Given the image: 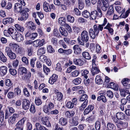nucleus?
<instances>
[{
  "label": "nucleus",
  "instance_id": "24",
  "mask_svg": "<svg viewBox=\"0 0 130 130\" xmlns=\"http://www.w3.org/2000/svg\"><path fill=\"white\" fill-rule=\"evenodd\" d=\"M26 120V118L25 117L23 118L17 123L16 126L20 127H23L24 122Z\"/></svg>",
  "mask_w": 130,
  "mask_h": 130
},
{
  "label": "nucleus",
  "instance_id": "25",
  "mask_svg": "<svg viewBox=\"0 0 130 130\" xmlns=\"http://www.w3.org/2000/svg\"><path fill=\"white\" fill-rule=\"evenodd\" d=\"M72 120V124L73 125L76 126L78 125L79 123V119L77 117L75 116L73 117Z\"/></svg>",
  "mask_w": 130,
  "mask_h": 130
},
{
  "label": "nucleus",
  "instance_id": "38",
  "mask_svg": "<svg viewBox=\"0 0 130 130\" xmlns=\"http://www.w3.org/2000/svg\"><path fill=\"white\" fill-rule=\"evenodd\" d=\"M88 96L87 95L85 94L82 95L80 97L79 100L80 101H88L87 100Z\"/></svg>",
  "mask_w": 130,
  "mask_h": 130
},
{
  "label": "nucleus",
  "instance_id": "37",
  "mask_svg": "<svg viewBox=\"0 0 130 130\" xmlns=\"http://www.w3.org/2000/svg\"><path fill=\"white\" fill-rule=\"evenodd\" d=\"M37 52L38 55H42L45 53V50L44 47H42L38 50Z\"/></svg>",
  "mask_w": 130,
  "mask_h": 130
},
{
  "label": "nucleus",
  "instance_id": "18",
  "mask_svg": "<svg viewBox=\"0 0 130 130\" xmlns=\"http://www.w3.org/2000/svg\"><path fill=\"white\" fill-rule=\"evenodd\" d=\"M73 50H74V53L77 54H80L82 51L79 46L77 45H75L73 47Z\"/></svg>",
  "mask_w": 130,
  "mask_h": 130
},
{
  "label": "nucleus",
  "instance_id": "32",
  "mask_svg": "<svg viewBox=\"0 0 130 130\" xmlns=\"http://www.w3.org/2000/svg\"><path fill=\"white\" fill-rule=\"evenodd\" d=\"M82 55L83 57L87 59L90 60L91 59L90 56L88 52H83L82 53Z\"/></svg>",
  "mask_w": 130,
  "mask_h": 130
},
{
  "label": "nucleus",
  "instance_id": "57",
  "mask_svg": "<svg viewBox=\"0 0 130 130\" xmlns=\"http://www.w3.org/2000/svg\"><path fill=\"white\" fill-rule=\"evenodd\" d=\"M9 71L10 74L13 76L16 75L17 74L16 70L14 69H10Z\"/></svg>",
  "mask_w": 130,
  "mask_h": 130
},
{
  "label": "nucleus",
  "instance_id": "59",
  "mask_svg": "<svg viewBox=\"0 0 130 130\" xmlns=\"http://www.w3.org/2000/svg\"><path fill=\"white\" fill-rule=\"evenodd\" d=\"M43 69L46 75H47L48 73L50 71V69L45 65L43 66Z\"/></svg>",
  "mask_w": 130,
  "mask_h": 130
},
{
  "label": "nucleus",
  "instance_id": "54",
  "mask_svg": "<svg viewBox=\"0 0 130 130\" xmlns=\"http://www.w3.org/2000/svg\"><path fill=\"white\" fill-rule=\"evenodd\" d=\"M88 102V101H84V103L82 104L80 107V109L82 110L84 109L86 106Z\"/></svg>",
  "mask_w": 130,
  "mask_h": 130
},
{
  "label": "nucleus",
  "instance_id": "8",
  "mask_svg": "<svg viewBox=\"0 0 130 130\" xmlns=\"http://www.w3.org/2000/svg\"><path fill=\"white\" fill-rule=\"evenodd\" d=\"M90 19L91 20H95L100 18L98 15V13L96 10L91 11L90 13Z\"/></svg>",
  "mask_w": 130,
  "mask_h": 130
},
{
  "label": "nucleus",
  "instance_id": "12",
  "mask_svg": "<svg viewBox=\"0 0 130 130\" xmlns=\"http://www.w3.org/2000/svg\"><path fill=\"white\" fill-rule=\"evenodd\" d=\"M8 71L7 67L5 66H2L0 67V75L2 76L6 75Z\"/></svg>",
  "mask_w": 130,
  "mask_h": 130
},
{
  "label": "nucleus",
  "instance_id": "29",
  "mask_svg": "<svg viewBox=\"0 0 130 130\" xmlns=\"http://www.w3.org/2000/svg\"><path fill=\"white\" fill-rule=\"evenodd\" d=\"M55 93L57 96V100L59 101L61 100L63 98V95L61 93L57 90L55 91Z\"/></svg>",
  "mask_w": 130,
  "mask_h": 130
},
{
  "label": "nucleus",
  "instance_id": "46",
  "mask_svg": "<svg viewBox=\"0 0 130 130\" xmlns=\"http://www.w3.org/2000/svg\"><path fill=\"white\" fill-rule=\"evenodd\" d=\"M7 55L10 59H14L16 57L15 54L12 52L9 54L8 55Z\"/></svg>",
  "mask_w": 130,
  "mask_h": 130
},
{
  "label": "nucleus",
  "instance_id": "2",
  "mask_svg": "<svg viewBox=\"0 0 130 130\" xmlns=\"http://www.w3.org/2000/svg\"><path fill=\"white\" fill-rule=\"evenodd\" d=\"M19 3L15 4L14 7V10L15 12H20L21 11L23 6H25V3L23 0H19Z\"/></svg>",
  "mask_w": 130,
  "mask_h": 130
},
{
  "label": "nucleus",
  "instance_id": "55",
  "mask_svg": "<svg viewBox=\"0 0 130 130\" xmlns=\"http://www.w3.org/2000/svg\"><path fill=\"white\" fill-rule=\"evenodd\" d=\"M35 102L37 105H39L42 104V102L40 99L36 98L35 99Z\"/></svg>",
  "mask_w": 130,
  "mask_h": 130
},
{
  "label": "nucleus",
  "instance_id": "34",
  "mask_svg": "<svg viewBox=\"0 0 130 130\" xmlns=\"http://www.w3.org/2000/svg\"><path fill=\"white\" fill-rule=\"evenodd\" d=\"M101 120L99 119L97 121L95 124V127L96 130H100L101 127Z\"/></svg>",
  "mask_w": 130,
  "mask_h": 130
},
{
  "label": "nucleus",
  "instance_id": "63",
  "mask_svg": "<svg viewBox=\"0 0 130 130\" xmlns=\"http://www.w3.org/2000/svg\"><path fill=\"white\" fill-rule=\"evenodd\" d=\"M24 93L25 96L27 97L30 96V93L28 91L26 88H24L23 89Z\"/></svg>",
  "mask_w": 130,
  "mask_h": 130
},
{
  "label": "nucleus",
  "instance_id": "52",
  "mask_svg": "<svg viewBox=\"0 0 130 130\" xmlns=\"http://www.w3.org/2000/svg\"><path fill=\"white\" fill-rule=\"evenodd\" d=\"M55 70L61 72L62 70L61 65L60 63H58L56 64Z\"/></svg>",
  "mask_w": 130,
  "mask_h": 130
},
{
  "label": "nucleus",
  "instance_id": "1",
  "mask_svg": "<svg viewBox=\"0 0 130 130\" xmlns=\"http://www.w3.org/2000/svg\"><path fill=\"white\" fill-rule=\"evenodd\" d=\"M89 39V36L88 32L86 30H84L81 33L80 38H78L77 40L80 45H84L85 44L84 42H87Z\"/></svg>",
  "mask_w": 130,
  "mask_h": 130
},
{
  "label": "nucleus",
  "instance_id": "17",
  "mask_svg": "<svg viewBox=\"0 0 130 130\" xmlns=\"http://www.w3.org/2000/svg\"><path fill=\"white\" fill-rule=\"evenodd\" d=\"M89 32L91 38L92 39H94L96 36H98V34L93 31L92 28H90L89 29Z\"/></svg>",
  "mask_w": 130,
  "mask_h": 130
},
{
  "label": "nucleus",
  "instance_id": "33",
  "mask_svg": "<svg viewBox=\"0 0 130 130\" xmlns=\"http://www.w3.org/2000/svg\"><path fill=\"white\" fill-rule=\"evenodd\" d=\"M91 72L92 76H94L100 72V70L99 68L92 69L91 70Z\"/></svg>",
  "mask_w": 130,
  "mask_h": 130
},
{
  "label": "nucleus",
  "instance_id": "61",
  "mask_svg": "<svg viewBox=\"0 0 130 130\" xmlns=\"http://www.w3.org/2000/svg\"><path fill=\"white\" fill-rule=\"evenodd\" d=\"M78 3L79 8L80 9H82L84 7V3L80 0H78Z\"/></svg>",
  "mask_w": 130,
  "mask_h": 130
},
{
  "label": "nucleus",
  "instance_id": "27",
  "mask_svg": "<svg viewBox=\"0 0 130 130\" xmlns=\"http://www.w3.org/2000/svg\"><path fill=\"white\" fill-rule=\"evenodd\" d=\"M103 94L100 93V96H98L97 98V100L99 101L102 100L104 103H105L107 101V100L105 96L103 95Z\"/></svg>",
  "mask_w": 130,
  "mask_h": 130
},
{
  "label": "nucleus",
  "instance_id": "49",
  "mask_svg": "<svg viewBox=\"0 0 130 130\" xmlns=\"http://www.w3.org/2000/svg\"><path fill=\"white\" fill-rule=\"evenodd\" d=\"M107 128L109 130L113 129L115 128V126L112 123H108L107 124Z\"/></svg>",
  "mask_w": 130,
  "mask_h": 130
},
{
  "label": "nucleus",
  "instance_id": "10",
  "mask_svg": "<svg viewBox=\"0 0 130 130\" xmlns=\"http://www.w3.org/2000/svg\"><path fill=\"white\" fill-rule=\"evenodd\" d=\"M103 28V27L100 24H96L93 26V31L98 34L100 31H102Z\"/></svg>",
  "mask_w": 130,
  "mask_h": 130
},
{
  "label": "nucleus",
  "instance_id": "43",
  "mask_svg": "<svg viewBox=\"0 0 130 130\" xmlns=\"http://www.w3.org/2000/svg\"><path fill=\"white\" fill-rule=\"evenodd\" d=\"M88 71L87 70H84L82 71V75L84 76V77L86 79H87L88 77V76L87 75L88 74Z\"/></svg>",
  "mask_w": 130,
  "mask_h": 130
},
{
  "label": "nucleus",
  "instance_id": "26",
  "mask_svg": "<svg viewBox=\"0 0 130 130\" xmlns=\"http://www.w3.org/2000/svg\"><path fill=\"white\" fill-rule=\"evenodd\" d=\"M95 82L96 84L99 85L102 84L103 83L102 79L99 75L96 76L95 79Z\"/></svg>",
  "mask_w": 130,
  "mask_h": 130
},
{
  "label": "nucleus",
  "instance_id": "42",
  "mask_svg": "<svg viewBox=\"0 0 130 130\" xmlns=\"http://www.w3.org/2000/svg\"><path fill=\"white\" fill-rule=\"evenodd\" d=\"M82 14L84 17L86 18H87L89 16H90V13L87 11L85 10L82 12Z\"/></svg>",
  "mask_w": 130,
  "mask_h": 130
},
{
  "label": "nucleus",
  "instance_id": "36",
  "mask_svg": "<svg viewBox=\"0 0 130 130\" xmlns=\"http://www.w3.org/2000/svg\"><path fill=\"white\" fill-rule=\"evenodd\" d=\"M59 121L60 124L63 126L66 125L67 123L66 119L63 117H61L59 119Z\"/></svg>",
  "mask_w": 130,
  "mask_h": 130
},
{
  "label": "nucleus",
  "instance_id": "21",
  "mask_svg": "<svg viewBox=\"0 0 130 130\" xmlns=\"http://www.w3.org/2000/svg\"><path fill=\"white\" fill-rule=\"evenodd\" d=\"M14 26L17 30L18 31L23 32L25 29V28L21 25L18 24H16Z\"/></svg>",
  "mask_w": 130,
  "mask_h": 130
},
{
  "label": "nucleus",
  "instance_id": "60",
  "mask_svg": "<svg viewBox=\"0 0 130 130\" xmlns=\"http://www.w3.org/2000/svg\"><path fill=\"white\" fill-rule=\"evenodd\" d=\"M47 50L48 52L50 53L54 52L55 51L54 49L51 45H48V46Z\"/></svg>",
  "mask_w": 130,
  "mask_h": 130
},
{
  "label": "nucleus",
  "instance_id": "31",
  "mask_svg": "<svg viewBox=\"0 0 130 130\" xmlns=\"http://www.w3.org/2000/svg\"><path fill=\"white\" fill-rule=\"evenodd\" d=\"M114 13V9L113 6H112L109 7L108 10L106 14L107 16L110 15Z\"/></svg>",
  "mask_w": 130,
  "mask_h": 130
},
{
  "label": "nucleus",
  "instance_id": "41",
  "mask_svg": "<svg viewBox=\"0 0 130 130\" xmlns=\"http://www.w3.org/2000/svg\"><path fill=\"white\" fill-rule=\"evenodd\" d=\"M27 54L29 56H31L32 54V50L31 47H29L27 48Z\"/></svg>",
  "mask_w": 130,
  "mask_h": 130
},
{
  "label": "nucleus",
  "instance_id": "62",
  "mask_svg": "<svg viewBox=\"0 0 130 130\" xmlns=\"http://www.w3.org/2000/svg\"><path fill=\"white\" fill-rule=\"evenodd\" d=\"M14 96V93L12 92H8L7 97L9 99H11L13 98Z\"/></svg>",
  "mask_w": 130,
  "mask_h": 130
},
{
  "label": "nucleus",
  "instance_id": "13",
  "mask_svg": "<svg viewBox=\"0 0 130 130\" xmlns=\"http://www.w3.org/2000/svg\"><path fill=\"white\" fill-rule=\"evenodd\" d=\"M58 76L56 74H54L49 78L48 82L51 84H53L57 80Z\"/></svg>",
  "mask_w": 130,
  "mask_h": 130
},
{
  "label": "nucleus",
  "instance_id": "35",
  "mask_svg": "<svg viewBox=\"0 0 130 130\" xmlns=\"http://www.w3.org/2000/svg\"><path fill=\"white\" fill-rule=\"evenodd\" d=\"M81 79L80 78L78 77L73 80L72 81V82L75 85H77L81 83Z\"/></svg>",
  "mask_w": 130,
  "mask_h": 130
},
{
  "label": "nucleus",
  "instance_id": "5",
  "mask_svg": "<svg viewBox=\"0 0 130 130\" xmlns=\"http://www.w3.org/2000/svg\"><path fill=\"white\" fill-rule=\"evenodd\" d=\"M43 7L44 10L46 12L50 11L51 9H54L55 8L53 4H50L46 1L43 3Z\"/></svg>",
  "mask_w": 130,
  "mask_h": 130
},
{
  "label": "nucleus",
  "instance_id": "11",
  "mask_svg": "<svg viewBox=\"0 0 130 130\" xmlns=\"http://www.w3.org/2000/svg\"><path fill=\"white\" fill-rule=\"evenodd\" d=\"M27 28L30 30H34L36 28V27L34 23L32 21L28 22L26 23Z\"/></svg>",
  "mask_w": 130,
  "mask_h": 130
},
{
  "label": "nucleus",
  "instance_id": "15",
  "mask_svg": "<svg viewBox=\"0 0 130 130\" xmlns=\"http://www.w3.org/2000/svg\"><path fill=\"white\" fill-rule=\"evenodd\" d=\"M112 27H113L112 25L108 23L107 25L104 27V29H107L108 32L110 34H113L114 30Z\"/></svg>",
  "mask_w": 130,
  "mask_h": 130
},
{
  "label": "nucleus",
  "instance_id": "39",
  "mask_svg": "<svg viewBox=\"0 0 130 130\" xmlns=\"http://www.w3.org/2000/svg\"><path fill=\"white\" fill-rule=\"evenodd\" d=\"M126 88H125L123 89L120 90V95L124 97L126 95L127 93V91L126 90Z\"/></svg>",
  "mask_w": 130,
  "mask_h": 130
},
{
  "label": "nucleus",
  "instance_id": "58",
  "mask_svg": "<svg viewBox=\"0 0 130 130\" xmlns=\"http://www.w3.org/2000/svg\"><path fill=\"white\" fill-rule=\"evenodd\" d=\"M67 105L68 108L70 109L73 108L74 106L73 104L70 101H69L67 102Z\"/></svg>",
  "mask_w": 130,
  "mask_h": 130
},
{
  "label": "nucleus",
  "instance_id": "7",
  "mask_svg": "<svg viewBox=\"0 0 130 130\" xmlns=\"http://www.w3.org/2000/svg\"><path fill=\"white\" fill-rule=\"evenodd\" d=\"M44 40L42 39L41 40H37L33 42L34 46L35 47H37L39 46H41L44 44Z\"/></svg>",
  "mask_w": 130,
  "mask_h": 130
},
{
  "label": "nucleus",
  "instance_id": "45",
  "mask_svg": "<svg viewBox=\"0 0 130 130\" xmlns=\"http://www.w3.org/2000/svg\"><path fill=\"white\" fill-rule=\"evenodd\" d=\"M5 84L6 86L11 87L12 86L13 83L10 79H5Z\"/></svg>",
  "mask_w": 130,
  "mask_h": 130
},
{
  "label": "nucleus",
  "instance_id": "22",
  "mask_svg": "<svg viewBox=\"0 0 130 130\" xmlns=\"http://www.w3.org/2000/svg\"><path fill=\"white\" fill-rule=\"evenodd\" d=\"M14 21V20L11 18H7L4 19L3 20V23L4 25L7 23H12Z\"/></svg>",
  "mask_w": 130,
  "mask_h": 130
},
{
  "label": "nucleus",
  "instance_id": "4",
  "mask_svg": "<svg viewBox=\"0 0 130 130\" xmlns=\"http://www.w3.org/2000/svg\"><path fill=\"white\" fill-rule=\"evenodd\" d=\"M12 38L13 39L16 40L19 42H20L22 41L24 39L23 35L19 33L15 29L14 30Z\"/></svg>",
  "mask_w": 130,
  "mask_h": 130
},
{
  "label": "nucleus",
  "instance_id": "40",
  "mask_svg": "<svg viewBox=\"0 0 130 130\" xmlns=\"http://www.w3.org/2000/svg\"><path fill=\"white\" fill-rule=\"evenodd\" d=\"M26 73L25 75L24 78H23V79L25 80H28L30 79L31 75V74L30 72H28Z\"/></svg>",
  "mask_w": 130,
  "mask_h": 130
},
{
  "label": "nucleus",
  "instance_id": "9",
  "mask_svg": "<svg viewBox=\"0 0 130 130\" xmlns=\"http://www.w3.org/2000/svg\"><path fill=\"white\" fill-rule=\"evenodd\" d=\"M30 106L29 101L26 99H24L22 103V107L24 109L27 110L28 109Z\"/></svg>",
  "mask_w": 130,
  "mask_h": 130
},
{
  "label": "nucleus",
  "instance_id": "44",
  "mask_svg": "<svg viewBox=\"0 0 130 130\" xmlns=\"http://www.w3.org/2000/svg\"><path fill=\"white\" fill-rule=\"evenodd\" d=\"M67 18L68 21L71 23H73L74 21V17L70 15H67Z\"/></svg>",
  "mask_w": 130,
  "mask_h": 130
},
{
  "label": "nucleus",
  "instance_id": "56",
  "mask_svg": "<svg viewBox=\"0 0 130 130\" xmlns=\"http://www.w3.org/2000/svg\"><path fill=\"white\" fill-rule=\"evenodd\" d=\"M19 70L21 72V73L23 74V73H27V70L25 67H22L19 69Z\"/></svg>",
  "mask_w": 130,
  "mask_h": 130
},
{
  "label": "nucleus",
  "instance_id": "48",
  "mask_svg": "<svg viewBox=\"0 0 130 130\" xmlns=\"http://www.w3.org/2000/svg\"><path fill=\"white\" fill-rule=\"evenodd\" d=\"M129 80H130L127 78H124L121 81V82L124 86H126L127 85V82H129Z\"/></svg>",
  "mask_w": 130,
  "mask_h": 130
},
{
  "label": "nucleus",
  "instance_id": "6",
  "mask_svg": "<svg viewBox=\"0 0 130 130\" xmlns=\"http://www.w3.org/2000/svg\"><path fill=\"white\" fill-rule=\"evenodd\" d=\"M15 29L10 27L7 30H4V35L6 36H9L10 35L12 37Z\"/></svg>",
  "mask_w": 130,
  "mask_h": 130
},
{
  "label": "nucleus",
  "instance_id": "50",
  "mask_svg": "<svg viewBox=\"0 0 130 130\" xmlns=\"http://www.w3.org/2000/svg\"><path fill=\"white\" fill-rule=\"evenodd\" d=\"M130 9L128 8V9L127 10L125 13H122L121 15V17L123 18H126L128 15L130 13Z\"/></svg>",
  "mask_w": 130,
  "mask_h": 130
},
{
  "label": "nucleus",
  "instance_id": "19",
  "mask_svg": "<svg viewBox=\"0 0 130 130\" xmlns=\"http://www.w3.org/2000/svg\"><path fill=\"white\" fill-rule=\"evenodd\" d=\"M94 108V107L92 105H89L88 107L85 110L84 114L85 115H87L91 112Z\"/></svg>",
  "mask_w": 130,
  "mask_h": 130
},
{
  "label": "nucleus",
  "instance_id": "14",
  "mask_svg": "<svg viewBox=\"0 0 130 130\" xmlns=\"http://www.w3.org/2000/svg\"><path fill=\"white\" fill-rule=\"evenodd\" d=\"M41 121L43 124L46 125L47 126L50 127L51 126L47 118L46 117L42 118L41 119Z\"/></svg>",
  "mask_w": 130,
  "mask_h": 130
},
{
  "label": "nucleus",
  "instance_id": "20",
  "mask_svg": "<svg viewBox=\"0 0 130 130\" xmlns=\"http://www.w3.org/2000/svg\"><path fill=\"white\" fill-rule=\"evenodd\" d=\"M59 24L61 26H64L66 24V19L64 17L60 18L58 19Z\"/></svg>",
  "mask_w": 130,
  "mask_h": 130
},
{
  "label": "nucleus",
  "instance_id": "16",
  "mask_svg": "<svg viewBox=\"0 0 130 130\" xmlns=\"http://www.w3.org/2000/svg\"><path fill=\"white\" fill-rule=\"evenodd\" d=\"M103 5L101 7L102 10L104 11H106L107 8L109 7V5L107 1H104V0L102 1Z\"/></svg>",
  "mask_w": 130,
  "mask_h": 130
},
{
  "label": "nucleus",
  "instance_id": "3",
  "mask_svg": "<svg viewBox=\"0 0 130 130\" xmlns=\"http://www.w3.org/2000/svg\"><path fill=\"white\" fill-rule=\"evenodd\" d=\"M29 11V9L28 8H23L21 11L20 13L21 15V17L19 18L18 20L19 21H22L27 19L28 18V14L27 12Z\"/></svg>",
  "mask_w": 130,
  "mask_h": 130
},
{
  "label": "nucleus",
  "instance_id": "53",
  "mask_svg": "<svg viewBox=\"0 0 130 130\" xmlns=\"http://www.w3.org/2000/svg\"><path fill=\"white\" fill-rule=\"evenodd\" d=\"M72 50L70 49L64 50V55L68 56L71 54L72 52Z\"/></svg>",
  "mask_w": 130,
  "mask_h": 130
},
{
  "label": "nucleus",
  "instance_id": "30",
  "mask_svg": "<svg viewBox=\"0 0 130 130\" xmlns=\"http://www.w3.org/2000/svg\"><path fill=\"white\" fill-rule=\"evenodd\" d=\"M59 30L61 34L64 36H66L68 35L67 31L62 27H60L59 28Z\"/></svg>",
  "mask_w": 130,
  "mask_h": 130
},
{
  "label": "nucleus",
  "instance_id": "64",
  "mask_svg": "<svg viewBox=\"0 0 130 130\" xmlns=\"http://www.w3.org/2000/svg\"><path fill=\"white\" fill-rule=\"evenodd\" d=\"M22 60L25 64H27L28 63V60L26 57L25 56L23 57L22 58Z\"/></svg>",
  "mask_w": 130,
  "mask_h": 130
},
{
  "label": "nucleus",
  "instance_id": "51",
  "mask_svg": "<svg viewBox=\"0 0 130 130\" xmlns=\"http://www.w3.org/2000/svg\"><path fill=\"white\" fill-rule=\"evenodd\" d=\"M30 110L31 112L34 113L35 112L36 110L35 105L34 104H32L30 106Z\"/></svg>",
  "mask_w": 130,
  "mask_h": 130
},
{
  "label": "nucleus",
  "instance_id": "28",
  "mask_svg": "<svg viewBox=\"0 0 130 130\" xmlns=\"http://www.w3.org/2000/svg\"><path fill=\"white\" fill-rule=\"evenodd\" d=\"M116 117L119 120H123L125 118L124 114L121 112H118L116 114Z\"/></svg>",
  "mask_w": 130,
  "mask_h": 130
},
{
  "label": "nucleus",
  "instance_id": "23",
  "mask_svg": "<svg viewBox=\"0 0 130 130\" xmlns=\"http://www.w3.org/2000/svg\"><path fill=\"white\" fill-rule=\"evenodd\" d=\"M74 62L76 65L82 66L84 63L83 61L80 59H74Z\"/></svg>",
  "mask_w": 130,
  "mask_h": 130
},
{
  "label": "nucleus",
  "instance_id": "47",
  "mask_svg": "<svg viewBox=\"0 0 130 130\" xmlns=\"http://www.w3.org/2000/svg\"><path fill=\"white\" fill-rule=\"evenodd\" d=\"M53 35L54 36L56 37H58V38L61 37V36L60 35L59 33L56 29H54V30Z\"/></svg>",
  "mask_w": 130,
  "mask_h": 130
}]
</instances>
